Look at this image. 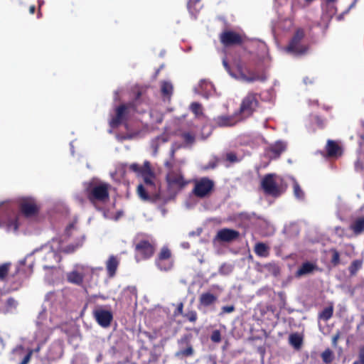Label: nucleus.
I'll return each mask as SVG.
<instances>
[{"label": "nucleus", "mask_w": 364, "mask_h": 364, "mask_svg": "<svg viewBox=\"0 0 364 364\" xmlns=\"http://www.w3.org/2000/svg\"><path fill=\"white\" fill-rule=\"evenodd\" d=\"M109 188L108 183L90 182L85 185V193L92 204L96 202L105 203L109 198Z\"/></svg>", "instance_id": "obj_1"}, {"label": "nucleus", "mask_w": 364, "mask_h": 364, "mask_svg": "<svg viewBox=\"0 0 364 364\" xmlns=\"http://www.w3.org/2000/svg\"><path fill=\"white\" fill-rule=\"evenodd\" d=\"M304 37V30L301 28H297L290 39L289 44L285 48L286 52L296 56L303 55L306 53L309 46L302 43Z\"/></svg>", "instance_id": "obj_2"}, {"label": "nucleus", "mask_w": 364, "mask_h": 364, "mask_svg": "<svg viewBox=\"0 0 364 364\" xmlns=\"http://www.w3.org/2000/svg\"><path fill=\"white\" fill-rule=\"evenodd\" d=\"M137 98L132 102L121 104L115 109L114 116L109 121V126L112 128H117L121 124L127 123L131 109L136 110Z\"/></svg>", "instance_id": "obj_3"}, {"label": "nucleus", "mask_w": 364, "mask_h": 364, "mask_svg": "<svg viewBox=\"0 0 364 364\" xmlns=\"http://www.w3.org/2000/svg\"><path fill=\"white\" fill-rule=\"evenodd\" d=\"M156 267L161 272H168L174 266V259L171 250L167 246H163L155 258Z\"/></svg>", "instance_id": "obj_4"}, {"label": "nucleus", "mask_w": 364, "mask_h": 364, "mask_svg": "<svg viewBox=\"0 0 364 364\" xmlns=\"http://www.w3.org/2000/svg\"><path fill=\"white\" fill-rule=\"evenodd\" d=\"M193 183L194 186L191 193L198 198L209 197L215 188V182L208 177L194 180Z\"/></svg>", "instance_id": "obj_5"}, {"label": "nucleus", "mask_w": 364, "mask_h": 364, "mask_svg": "<svg viewBox=\"0 0 364 364\" xmlns=\"http://www.w3.org/2000/svg\"><path fill=\"white\" fill-rule=\"evenodd\" d=\"M235 67L238 72V78L242 81L253 82L255 81H264L266 80L264 73L260 74L255 70H250L241 60L235 62Z\"/></svg>", "instance_id": "obj_6"}, {"label": "nucleus", "mask_w": 364, "mask_h": 364, "mask_svg": "<svg viewBox=\"0 0 364 364\" xmlns=\"http://www.w3.org/2000/svg\"><path fill=\"white\" fill-rule=\"evenodd\" d=\"M258 105L259 101L257 95L250 92L242 99L237 113L242 118V120H244L252 115Z\"/></svg>", "instance_id": "obj_7"}, {"label": "nucleus", "mask_w": 364, "mask_h": 364, "mask_svg": "<svg viewBox=\"0 0 364 364\" xmlns=\"http://www.w3.org/2000/svg\"><path fill=\"white\" fill-rule=\"evenodd\" d=\"M261 188L267 196H270L274 198L279 197L284 191L286 188H282L278 186L275 181V174L268 173L264 175L261 181Z\"/></svg>", "instance_id": "obj_8"}, {"label": "nucleus", "mask_w": 364, "mask_h": 364, "mask_svg": "<svg viewBox=\"0 0 364 364\" xmlns=\"http://www.w3.org/2000/svg\"><path fill=\"white\" fill-rule=\"evenodd\" d=\"M155 249L154 240L143 238L137 241L134 250L136 257H139L141 259H148L154 255Z\"/></svg>", "instance_id": "obj_9"}, {"label": "nucleus", "mask_w": 364, "mask_h": 364, "mask_svg": "<svg viewBox=\"0 0 364 364\" xmlns=\"http://www.w3.org/2000/svg\"><path fill=\"white\" fill-rule=\"evenodd\" d=\"M192 338L191 333H186L178 340L179 350L175 353V357L183 358L191 357L194 354V349L191 345Z\"/></svg>", "instance_id": "obj_10"}, {"label": "nucleus", "mask_w": 364, "mask_h": 364, "mask_svg": "<svg viewBox=\"0 0 364 364\" xmlns=\"http://www.w3.org/2000/svg\"><path fill=\"white\" fill-rule=\"evenodd\" d=\"M166 181L169 188L177 191L181 190L188 184V181H185L181 171L170 170L166 175Z\"/></svg>", "instance_id": "obj_11"}, {"label": "nucleus", "mask_w": 364, "mask_h": 364, "mask_svg": "<svg viewBox=\"0 0 364 364\" xmlns=\"http://www.w3.org/2000/svg\"><path fill=\"white\" fill-rule=\"evenodd\" d=\"M220 43L225 47L240 46L244 42L243 37L233 31H225L220 34Z\"/></svg>", "instance_id": "obj_12"}, {"label": "nucleus", "mask_w": 364, "mask_h": 364, "mask_svg": "<svg viewBox=\"0 0 364 364\" xmlns=\"http://www.w3.org/2000/svg\"><path fill=\"white\" fill-rule=\"evenodd\" d=\"M242 121V118L237 112L231 115H219L213 119V124L219 127H232Z\"/></svg>", "instance_id": "obj_13"}, {"label": "nucleus", "mask_w": 364, "mask_h": 364, "mask_svg": "<svg viewBox=\"0 0 364 364\" xmlns=\"http://www.w3.org/2000/svg\"><path fill=\"white\" fill-rule=\"evenodd\" d=\"M92 314L97 323L103 328L109 327L113 320L112 311L102 308L95 309Z\"/></svg>", "instance_id": "obj_14"}, {"label": "nucleus", "mask_w": 364, "mask_h": 364, "mask_svg": "<svg viewBox=\"0 0 364 364\" xmlns=\"http://www.w3.org/2000/svg\"><path fill=\"white\" fill-rule=\"evenodd\" d=\"M240 237V232L237 230L223 228L218 231L214 240L223 242H230L236 240Z\"/></svg>", "instance_id": "obj_15"}, {"label": "nucleus", "mask_w": 364, "mask_h": 364, "mask_svg": "<svg viewBox=\"0 0 364 364\" xmlns=\"http://www.w3.org/2000/svg\"><path fill=\"white\" fill-rule=\"evenodd\" d=\"M19 208L23 215L26 217H32L38 214L39 208L33 200L26 199L20 203Z\"/></svg>", "instance_id": "obj_16"}, {"label": "nucleus", "mask_w": 364, "mask_h": 364, "mask_svg": "<svg viewBox=\"0 0 364 364\" xmlns=\"http://www.w3.org/2000/svg\"><path fill=\"white\" fill-rule=\"evenodd\" d=\"M287 149V144L282 141H277L267 149L266 154L270 159H277Z\"/></svg>", "instance_id": "obj_17"}, {"label": "nucleus", "mask_w": 364, "mask_h": 364, "mask_svg": "<svg viewBox=\"0 0 364 364\" xmlns=\"http://www.w3.org/2000/svg\"><path fill=\"white\" fill-rule=\"evenodd\" d=\"M43 259L46 262L43 264V268L45 269H50L55 267V264L59 262L60 258L55 251L50 250L46 254Z\"/></svg>", "instance_id": "obj_18"}, {"label": "nucleus", "mask_w": 364, "mask_h": 364, "mask_svg": "<svg viewBox=\"0 0 364 364\" xmlns=\"http://www.w3.org/2000/svg\"><path fill=\"white\" fill-rule=\"evenodd\" d=\"M317 269V266L310 262H304L295 272L296 277H301L313 273Z\"/></svg>", "instance_id": "obj_19"}, {"label": "nucleus", "mask_w": 364, "mask_h": 364, "mask_svg": "<svg viewBox=\"0 0 364 364\" xmlns=\"http://www.w3.org/2000/svg\"><path fill=\"white\" fill-rule=\"evenodd\" d=\"M119 264V260L116 256L111 255L109 257L106 262V269L109 277H113L115 275Z\"/></svg>", "instance_id": "obj_20"}, {"label": "nucleus", "mask_w": 364, "mask_h": 364, "mask_svg": "<svg viewBox=\"0 0 364 364\" xmlns=\"http://www.w3.org/2000/svg\"><path fill=\"white\" fill-rule=\"evenodd\" d=\"M145 166H146V169L144 170V172L141 176H142L145 184L152 188L154 186L153 181L154 178V174L151 169L149 161H145Z\"/></svg>", "instance_id": "obj_21"}, {"label": "nucleus", "mask_w": 364, "mask_h": 364, "mask_svg": "<svg viewBox=\"0 0 364 364\" xmlns=\"http://www.w3.org/2000/svg\"><path fill=\"white\" fill-rule=\"evenodd\" d=\"M217 301V296L210 292L203 293L199 297L200 304L209 306Z\"/></svg>", "instance_id": "obj_22"}, {"label": "nucleus", "mask_w": 364, "mask_h": 364, "mask_svg": "<svg viewBox=\"0 0 364 364\" xmlns=\"http://www.w3.org/2000/svg\"><path fill=\"white\" fill-rule=\"evenodd\" d=\"M350 229L358 235L364 232V217L356 218L350 225Z\"/></svg>", "instance_id": "obj_23"}, {"label": "nucleus", "mask_w": 364, "mask_h": 364, "mask_svg": "<svg viewBox=\"0 0 364 364\" xmlns=\"http://www.w3.org/2000/svg\"><path fill=\"white\" fill-rule=\"evenodd\" d=\"M67 279L70 283L81 285L83 283L84 274L77 271H72L68 274Z\"/></svg>", "instance_id": "obj_24"}, {"label": "nucleus", "mask_w": 364, "mask_h": 364, "mask_svg": "<svg viewBox=\"0 0 364 364\" xmlns=\"http://www.w3.org/2000/svg\"><path fill=\"white\" fill-rule=\"evenodd\" d=\"M333 304L331 302L329 305L325 307L321 312L318 313V318L324 321H328L333 315Z\"/></svg>", "instance_id": "obj_25"}, {"label": "nucleus", "mask_w": 364, "mask_h": 364, "mask_svg": "<svg viewBox=\"0 0 364 364\" xmlns=\"http://www.w3.org/2000/svg\"><path fill=\"white\" fill-rule=\"evenodd\" d=\"M254 251L259 257H267L269 255V247L263 242L256 243Z\"/></svg>", "instance_id": "obj_26"}, {"label": "nucleus", "mask_w": 364, "mask_h": 364, "mask_svg": "<svg viewBox=\"0 0 364 364\" xmlns=\"http://www.w3.org/2000/svg\"><path fill=\"white\" fill-rule=\"evenodd\" d=\"M326 152L328 156H336L340 151V146L333 140H328L326 146Z\"/></svg>", "instance_id": "obj_27"}, {"label": "nucleus", "mask_w": 364, "mask_h": 364, "mask_svg": "<svg viewBox=\"0 0 364 364\" xmlns=\"http://www.w3.org/2000/svg\"><path fill=\"white\" fill-rule=\"evenodd\" d=\"M293 181V192L294 196L299 200H304L305 198V193L301 189L298 181L295 178H292Z\"/></svg>", "instance_id": "obj_28"}, {"label": "nucleus", "mask_w": 364, "mask_h": 364, "mask_svg": "<svg viewBox=\"0 0 364 364\" xmlns=\"http://www.w3.org/2000/svg\"><path fill=\"white\" fill-rule=\"evenodd\" d=\"M173 93V85L171 82H163L161 84V94L164 97L170 98Z\"/></svg>", "instance_id": "obj_29"}, {"label": "nucleus", "mask_w": 364, "mask_h": 364, "mask_svg": "<svg viewBox=\"0 0 364 364\" xmlns=\"http://www.w3.org/2000/svg\"><path fill=\"white\" fill-rule=\"evenodd\" d=\"M302 338L298 333H292L289 336V343L296 349H299L302 345Z\"/></svg>", "instance_id": "obj_30"}, {"label": "nucleus", "mask_w": 364, "mask_h": 364, "mask_svg": "<svg viewBox=\"0 0 364 364\" xmlns=\"http://www.w3.org/2000/svg\"><path fill=\"white\" fill-rule=\"evenodd\" d=\"M321 357L322 360L326 364H330L334 360V354L332 350L330 348H326L324 351L321 354Z\"/></svg>", "instance_id": "obj_31"}, {"label": "nucleus", "mask_w": 364, "mask_h": 364, "mask_svg": "<svg viewBox=\"0 0 364 364\" xmlns=\"http://www.w3.org/2000/svg\"><path fill=\"white\" fill-rule=\"evenodd\" d=\"M363 260L355 259L353 260L348 267L349 273L351 276H354L357 274L358 271L362 267Z\"/></svg>", "instance_id": "obj_32"}, {"label": "nucleus", "mask_w": 364, "mask_h": 364, "mask_svg": "<svg viewBox=\"0 0 364 364\" xmlns=\"http://www.w3.org/2000/svg\"><path fill=\"white\" fill-rule=\"evenodd\" d=\"M10 263H4L0 264V280L5 281L10 269Z\"/></svg>", "instance_id": "obj_33"}, {"label": "nucleus", "mask_w": 364, "mask_h": 364, "mask_svg": "<svg viewBox=\"0 0 364 364\" xmlns=\"http://www.w3.org/2000/svg\"><path fill=\"white\" fill-rule=\"evenodd\" d=\"M190 109L191 112L197 117L203 114V107L201 104L199 102H192L191 104Z\"/></svg>", "instance_id": "obj_34"}, {"label": "nucleus", "mask_w": 364, "mask_h": 364, "mask_svg": "<svg viewBox=\"0 0 364 364\" xmlns=\"http://www.w3.org/2000/svg\"><path fill=\"white\" fill-rule=\"evenodd\" d=\"M330 252L332 254L331 263L333 267H336L340 264V254L335 248H331Z\"/></svg>", "instance_id": "obj_35"}, {"label": "nucleus", "mask_w": 364, "mask_h": 364, "mask_svg": "<svg viewBox=\"0 0 364 364\" xmlns=\"http://www.w3.org/2000/svg\"><path fill=\"white\" fill-rule=\"evenodd\" d=\"M181 136L187 145H192L195 142V135L191 132H183Z\"/></svg>", "instance_id": "obj_36"}, {"label": "nucleus", "mask_w": 364, "mask_h": 364, "mask_svg": "<svg viewBox=\"0 0 364 364\" xmlns=\"http://www.w3.org/2000/svg\"><path fill=\"white\" fill-rule=\"evenodd\" d=\"M137 193L139 196L144 200H148L150 196L142 184L137 186Z\"/></svg>", "instance_id": "obj_37"}, {"label": "nucleus", "mask_w": 364, "mask_h": 364, "mask_svg": "<svg viewBox=\"0 0 364 364\" xmlns=\"http://www.w3.org/2000/svg\"><path fill=\"white\" fill-rule=\"evenodd\" d=\"M145 169H146V166H145V164H144L143 167L140 166L136 163L132 164L129 166V170L140 176L144 172Z\"/></svg>", "instance_id": "obj_38"}, {"label": "nucleus", "mask_w": 364, "mask_h": 364, "mask_svg": "<svg viewBox=\"0 0 364 364\" xmlns=\"http://www.w3.org/2000/svg\"><path fill=\"white\" fill-rule=\"evenodd\" d=\"M210 340L215 343H219L222 341V336L220 331L214 330L210 335Z\"/></svg>", "instance_id": "obj_39"}, {"label": "nucleus", "mask_w": 364, "mask_h": 364, "mask_svg": "<svg viewBox=\"0 0 364 364\" xmlns=\"http://www.w3.org/2000/svg\"><path fill=\"white\" fill-rule=\"evenodd\" d=\"M183 316L193 323L196 322L198 318L197 312L194 310L188 311L187 313L184 314Z\"/></svg>", "instance_id": "obj_40"}, {"label": "nucleus", "mask_w": 364, "mask_h": 364, "mask_svg": "<svg viewBox=\"0 0 364 364\" xmlns=\"http://www.w3.org/2000/svg\"><path fill=\"white\" fill-rule=\"evenodd\" d=\"M352 364H364V346L359 348L358 359L355 360Z\"/></svg>", "instance_id": "obj_41"}, {"label": "nucleus", "mask_w": 364, "mask_h": 364, "mask_svg": "<svg viewBox=\"0 0 364 364\" xmlns=\"http://www.w3.org/2000/svg\"><path fill=\"white\" fill-rule=\"evenodd\" d=\"M226 160L230 163H236L240 160L238 159L237 154L234 152H228L225 155Z\"/></svg>", "instance_id": "obj_42"}, {"label": "nucleus", "mask_w": 364, "mask_h": 364, "mask_svg": "<svg viewBox=\"0 0 364 364\" xmlns=\"http://www.w3.org/2000/svg\"><path fill=\"white\" fill-rule=\"evenodd\" d=\"M235 310V307L234 305H230V306H224L221 308V312L220 313V315H223L225 314H230L233 312Z\"/></svg>", "instance_id": "obj_43"}, {"label": "nucleus", "mask_w": 364, "mask_h": 364, "mask_svg": "<svg viewBox=\"0 0 364 364\" xmlns=\"http://www.w3.org/2000/svg\"><path fill=\"white\" fill-rule=\"evenodd\" d=\"M264 267L269 270L272 271V273L274 275H277L279 272V267L275 264L269 263L265 264Z\"/></svg>", "instance_id": "obj_44"}, {"label": "nucleus", "mask_w": 364, "mask_h": 364, "mask_svg": "<svg viewBox=\"0 0 364 364\" xmlns=\"http://www.w3.org/2000/svg\"><path fill=\"white\" fill-rule=\"evenodd\" d=\"M170 155H171V160L166 161L164 164H165V166L166 168H168V169H172L173 166V161L174 160V156H175V149H171Z\"/></svg>", "instance_id": "obj_45"}, {"label": "nucleus", "mask_w": 364, "mask_h": 364, "mask_svg": "<svg viewBox=\"0 0 364 364\" xmlns=\"http://www.w3.org/2000/svg\"><path fill=\"white\" fill-rule=\"evenodd\" d=\"M77 247H78L77 245H73V244L68 245L62 250V252L64 253H66V254L73 253L77 249Z\"/></svg>", "instance_id": "obj_46"}, {"label": "nucleus", "mask_w": 364, "mask_h": 364, "mask_svg": "<svg viewBox=\"0 0 364 364\" xmlns=\"http://www.w3.org/2000/svg\"><path fill=\"white\" fill-rule=\"evenodd\" d=\"M223 65L225 68V69L226 70V71L232 77H237L235 74L232 73V70H231V68H230V65H229L226 58H224L223 59Z\"/></svg>", "instance_id": "obj_47"}, {"label": "nucleus", "mask_w": 364, "mask_h": 364, "mask_svg": "<svg viewBox=\"0 0 364 364\" xmlns=\"http://www.w3.org/2000/svg\"><path fill=\"white\" fill-rule=\"evenodd\" d=\"M33 350H28L27 354L24 356V358L19 364H28L31 360Z\"/></svg>", "instance_id": "obj_48"}, {"label": "nucleus", "mask_w": 364, "mask_h": 364, "mask_svg": "<svg viewBox=\"0 0 364 364\" xmlns=\"http://www.w3.org/2000/svg\"><path fill=\"white\" fill-rule=\"evenodd\" d=\"M174 314L176 316L181 315L183 316V304L182 302L179 303L177 306L176 311H174Z\"/></svg>", "instance_id": "obj_49"}, {"label": "nucleus", "mask_w": 364, "mask_h": 364, "mask_svg": "<svg viewBox=\"0 0 364 364\" xmlns=\"http://www.w3.org/2000/svg\"><path fill=\"white\" fill-rule=\"evenodd\" d=\"M16 304H17L16 301L12 297H10L6 300L7 307H10V308L16 307Z\"/></svg>", "instance_id": "obj_50"}, {"label": "nucleus", "mask_w": 364, "mask_h": 364, "mask_svg": "<svg viewBox=\"0 0 364 364\" xmlns=\"http://www.w3.org/2000/svg\"><path fill=\"white\" fill-rule=\"evenodd\" d=\"M340 336H341V333L340 331H338L332 338V344L333 346H336L337 345V342H338V340L340 338Z\"/></svg>", "instance_id": "obj_51"}, {"label": "nucleus", "mask_w": 364, "mask_h": 364, "mask_svg": "<svg viewBox=\"0 0 364 364\" xmlns=\"http://www.w3.org/2000/svg\"><path fill=\"white\" fill-rule=\"evenodd\" d=\"M159 140H161L162 142H166L168 141V139L164 136H159L155 139L154 142H156L157 141H159Z\"/></svg>", "instance_id": "obj_52"}, {"label": "nucleus", "mask_w": 364, "mask_h": 364, "mask_svg": "<svg viewBox=\"0 0 364 364\" xmlns=\"http://www.w3.org/2000/svg\"><path fill=\"white\" fill-rule=\"evenodd\" d=\"M43 4V1H41V0H39L38 1V17L40 18L41 16V6Z\"/></svg>", "instance_id": "obj_53"}, {"label": "nucleus", "mask_w": 364, "mask_h": 364, "mask_svg": "<svg viewBox=\"0 0 364 364\" xmlns=\"http://www.w3.org/2000/svg\"><path fill=\"white\" fill-rule=\"evenodd\" d=\"M28 350H33V353H39L41 350V346L38 345L35 349H28Z\"/></svg>", "instance_id": "obj_54"}, {"label": "nucleus", "mask_w": 364, "mask_h": 364, "mask_svg": "<svg viewBox=\"0 0 364 364\" xmlns=\"http://www.w3.org/2000/svg\"><path fill=\"white\" fill-rule=\"evenodd\" d=\"M36 11V6L34 5H32L29 7V12L31 14H33Z\"/></svg>", "instance_id": "obj_55"}, {"label": "nucleus", "mask_w": 364, "mask_h": 364, "mask_svg": "<svg viewBox=\"0 0 364 364\" xmlns=\"http://www.w3.org/2000/svg\"><path fill=\"white\" fill-rule=\"evenodd\" d=\"M161 199V195L159 193H156L154 196V200H159Z\"/></svg>", "instance_id": "obj_56"}, {"label": "nucleus", "mask_w": 364, "mask_h": 364, "mask_svg": "<svg viewBox=\"0 0 364 364\" xmlns=\"http://www.w3.org/2000/svg\"><path fill=\"white\" fill-rule=\"evenodd\" d=\"M14 225V230H16L18 229V224L17 219L15 220Z\"/></svg>", "instance_id": "obj_57"}, {"label": "nucleus", "mask_w": 364, "mask_h": 364, "mask_svg": "<svg viewBox=\"0 0 364 364\" xmlns=\"http://www.w3.org/2000/svg\"><path fill=\"white\" fill-rule=\"evenodd\" d=\"M19 287H20V284H18L17 287L11 288V290H13V291L17 290V289H18Z\"/></svg>", "instance_id": "obj_58"}, {"label": "nucleus", "mask_w": 364, "mask_h": 364, "mask_svg": "<svg viewBox=\"0 0 364 364\" xmlns=\"http://www.w3.org/2000/svg\"><path fill=\"white\" fill-rule=\"evenodd\" d=\"M336 1H337V0H326V2H327L328 4H329V3H334V2H336Z\"/></svg>", "instance_id": "obj_59"}, {"label": "nucleus", "mask_w": 364, "mask_h": 364, "mask_svg": "<svg viewBox=\"0 0 364 364\" xmlns=\"http://www.w3.org/2000/svg\"><path fill=\"white\" fill-rule=\"evenodd\" d=\"M157 149H158V144H156V146L154 147V151L156 153L157 152Z\"/></svg>", "instance_id": "obj_60"}, {"label": "nucleus", "mask_w": 364, "mask_h": 364, "mask_svg": "<svg viewBox=\"0 0 364 364\" xmlns=\"http://www.w3.org/2000/svg\"><path fill=\"white\" fill-rule=\"evenodd\" d=\"M192 3V1H189L188 3V6L190 7L191 4Z\"/></svg>", "instance_id": "obj_61"}, {"label": "nucleus", "mask_w": 364, "mask_h": 364, "mask_svg": "<svg viewBox=\"0 0 364 364\" xmlns=\"http://www.w3.org/2000/svg\"><path fill=\"white\" fill-rule=\"evenodd\" d=\"M313 1L314 0H305V1L307 2V3H310V2Z\"/></svg>", "instance_id": "obj_62"}, {"label": "nucleus", "mask_w": 364, "mask_h": 364, "mask_svg": "<svg viewBox=\"0 0 364 364\" xmlns=\"http://www.w3.org/2000/svg\"><path fill=\"white\" fill-rule=\"evenodd\" d=\"M140 95H141V93H140V92H138V94H137V98H139V97H140Z\"/></svg>", "instance_id": "obj_63"}, {"label": "nucleus", "mask_w": 364, "mask_h": 364, "mask_svg": "<svg viewBox=\"0 0 364 364\" xmlns=\"http://www.w3.org/2000/svg\"><path fill=\"white\" fill-rule=\"evenodd\" d=\"M161 121H162V119H159V120L158 121V122H159V123H161Z\"/></svg>", "instance_id": "obj_64"}]
</instances>
